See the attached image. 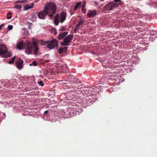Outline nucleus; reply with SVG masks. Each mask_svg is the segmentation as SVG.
Instances as JSON below:
<instances>
[{"label": "nucleus", "mask_w": 157, "mask_h": 157, "mask_svg": "<svg viewBox=\"0 0 157 157\" xmlns=\"http://www.w3.org/2000/svg\"><path fill=\"white\" fill-rule=\"evenodd\" d=\"M32 42L33 44L29 41H26L25 51V53L28 55L32 54L33 47L34 50L33 52L34 53V55H36L37 54V52L39 49L37 45V43L36 41L34 39H33Z\"/></svg>", "instance_id": "f257e3e1"}, {"label": "nucleus", "mask_w": 157, "mask_h": 157, "mask_svg": "<svg viewBox=\"0 0 157 157\" xmlns=\"http://www.w3.org/2000/svg\"><path fill=\"white\" fill-rule=\"evenodd\" d=\"M60 68L61 71L64 73H65L66 75L68 73V74L65 77V79L61 81L62 83L67 84L69 83L70 82L73 81L74 80H75V77L71 73H70L69 70L66 66H63V67H60Z\"/></svg>", "instance_id": "f03ea898"}, {"label": "nucleus", "mask_w": 157, "mask_h": 157, "mask_svg": "<svg viewBox=\"0 0 157 157\" xmlns=\"http://www.w3.org/2000/svg\"><path fill=\"white\" fill-rule=\"evenodd\" d=\"M44 8L48 16L51 18L53 17L56 12V7L55 4L52 2L47 3L45 5Z\"/></svg>", "instance_id": "7ed1b4c3"}, {"label": "nucleus", "mask_w": 157, "mask_h": 157, "mask_svg": "<svg viewBox=\"0 0 157 157\" xmlns=\"http://www.w3.org/2000/svg\"><path fill=\"white\" fill-rule=\"evenodd\" d=\"M121 0H114L113 1L109 3L103 8L104 10H111L121 5Z\"/></svg>", "instance_id": "20e7f679"}, {"label": "nucleus", "mask_w": 157, "mask_h": 157, "mask_svg": "<svg viewBox=\"0 0 157 157\" xmlns=\"http://www.w3.org/2000/svg\"><path fill=\"white\" fill-rule=\"evenodd\" d=\"M83 85L82 83H71V85L69 87L67 86L68 91L69 92H74L77 94H80L79 92H80L81 91L78 90H81Z\"/></svg>", "instance_id": "39448f33"}, {"label": "nucleus", "mask_w": 157, "mask_h": 157, "mask_svg": "<svg viewBox=\"0 0 157 157\" xmlns=\"http://www.w3.org/2000/svg\"><path fill=\"white\" fill-rule=\"evenodd\" d=\"M66 14L64 12H61L60 15L58 14H57L54 18V23L55 25H57L59 21L61 23L63 22L66 19Z\"/></svg>", "instance_id": "423d86ee"}, {"label": "nucleus", "mask_w": 157, "mask_h": 157, "mask_svg": "<svg viewBox=\"0 0 157 157\" xmlns=\"http://www.w3.org/2000/svg\"><path fill=\"white\" fill-rule=\"evenodd\" d=\"M0 56H4V57L6 58L10 57L11 56V53L8 51L4 45L0 44Z\"/></svg>", "instance_id": "0eeeda50"}, {"label": "nucleus", "mask_w": 157, "mask_h": 157, "mask_svg": "<svg viewBox=\"0 0 157 157\" xmlns=\"http://www.w3.org/2000/svg\"><path fill=\"white\" fill-rule=\"evenodd\" d=\"M73 37V34H70L63 39V41L60 43L63 46L69 45V43L71 42Z\"/></svg>", "instance_id": "6e6552de"}, {"label": "nucleus", "mask_w": 157, "mask_h": 157, "mask_svg": "<svg viewBox=\"0 0 157 157\" xmlns=\"http://www.w3.org/2000/svg\"><path fill=\"white\" fill-rule=\"evenodd\" d=\"M58 46V45L57 42V40L56 39H53L50 41L47 46L48 48L50 49H52L55 47H57Z\"/></svg>", "instance_id": "1a4fd4ad"}, {"label": "nucleus", "mask_w": 157, "mask_h": 157, "mask_svg": "<svg viewBox=\"0 0 157 157\" xmlns=\"http://www.w3.org/2000/svg\"><path fill=\"white\" fill-rule=\"evenodd\" d=\"M47 14H48L47 12L44 11V8L42 11L38 13V16L40 19H44Z\"/></svg>", "instance_id": "9d476101"}, {"label": "nucleus", "mask_w": 157, "mask_h": 157, "mask_svg": "<svg viewBox=\"0 0 157 157\" xmlns=\"http://www.w3.org/2000/svg\"><path fill=\"white\" fill-rule=\"evenodd\" d=\"M23 63V61L21 59H18L16 62V67L19 70H21L22 68V64Z\"/></svg>", "instance_id": "9b49d317"}, {"label": "nucleus", "mask_w": 157, "mask_h": 157, "mask_svg": "<svg viewBox=\"0 0 157 157\" xmlns=\"http://www.w3.org/2000/svg\"><path fill=\"white\" fill-rule=\"evenodd\" d=\"M97 14L96 11L95 10L90 11L87 14V16L89 17H92L95 16Z\"/></svg>", "instance_id": "f8f14e48"}, {"label": "nucleus", "mask_w": 157, "mask_h": 157, "mask_svg": "<svg viewBox=\"0 0 157 157\" xmlns=\"http://www.w3.org/2000/svg\"><path fill=\"white\" fill-rule=\"evenodd\" d=\"M68 32H65L63 33H60L59 36L58 37V39L60 40L65 37L67 34Z\"/></svg>", "instance_id": "ddd939ff"}, {"label": "nucleus", "mask_w": 157, "mask_h": 157, "mask_svg": "<svg viewBox=\"0 0 157 157\" xmlns=\"http://www.w3.org/2000/svg\"><path fill=\"white\" fill-rule=\"evenodd\" d=\"M17 48L19 50H21L23 48V43L22 41L18 43L17 45Z\"/></svg>", "instance_id": "4468645a"}, {"label": "nucleus", "mask_w": 157, "mask_h": 157, "mask_svg": "<svg viewBox=\"0 0 157 157\" xmlns=\"http://www.w3.org/2000/svg\"><path fill=\"white\" fill-rule=\"evenodd\" d=\"M81 89L82 90H80V91H81L80 92H79L80 94L81 93V92L82 91H83L84 92V93L85 94H87L89 92V91L88 90V88L85 87V86H84L83 88L82 87Z\"/></svg>", "instance_id": "2eb2a0df"}, {"label": "nucleus", "mask_w": 157, "mask_h": 157, "mask_svg": "<svg viewBox=\"0 0 157 157\" xmlns=\"http://www.w3.org/2000/svg\"><path fill=\"white\" fill-rule=\"evenodd\" d=\"M33 3H32L30 6L29 5H26V6H24V8L25 10H27L30 9L32 8L33 6Z\"/></svg>", "instance_id": "dca6fc26"}, {"label": "nucleus", "mask_w": 157, "mask_h": 157, "mask_svg": "<svg viewBox=\"0 0 157 157\" xmlns=\"http://www.w3.org/2000/svg\"><path fill=\"white\" fill-rule=\"evenodd\" d=\"M82 2H78L77 3L75 6L74 7V10H76L79 7H80L81 6Z\"/></svg>", "instance_id": "f3484780"}, {"label": "nucleus", "mask_w": 157, "mask_h": 157, "mask_svg": "<svg viewBox=\"0 0 157 157\" xmlns=\"http://www.w3.org/2000/svg\"><path fill=\"white\" fill-rule=\"evenodd\" d=\"M13 8L20 10L21 9L22 6L21 5H16L14 6Z\"/></svg>", "instance_id": "a211bd4d"}, {"label": "nucleus", "mask_w": 157, "mask_h": 157, "mask_svg": "<svg viewBox=\"0 0 157 157\" xmlns=\"http://www.w3.org/2000/svg\"><path fill=\"white\" fill-rule=\"evenodd\" d=\"M22 30L24 32V33L25 35H29L28 31L26 28H24Z\"/></svg>", "instance_id": "6ab92c4d"}, {"label": "nucleus", "mask_w": 157, "mask_h": 157, "mask_svg": "<svg viewBox=\"0 0 157 157\" xmlns=\"http://www.w3.org/2000/svg\"><path fill=\"white\" fill-rule=\"evenodd\" d=\"M78 23L77 24L78 25L80 26L83 24L84 22V21L82 19L78 21Z\"/></svg>", "instance_id": "aec40b11"}, {"label": "nucleus", "mask_w": 157, "mask_h": 157, "mask_svg": "<svg viewBox=\"0 0 157 157\" xmlns=\"http://www.w3.org/2000/svg\"><path fill=\"white\" fill-rule=\"evenodd\" d=\"M71 83H75L76 84L82 83L80 80H79V79L77 78H76V79L75 80L74 82H72Z\"/></svg>", "instance_id": "412c9836"}, {"label": "nucleus", "mask_w": 157, "mask_h": 157, "mask_svg": "<svg viewBox=\"0 0 157 157\" xmlns=\"http://www.w3.org/2000/svg\"><path fill=\"white\" fill-rule=\"evenodd\" d=\"M12 13L11 12H8L7 14V18L8 19H10L11 18Z\"/></svg>", "instance_id": "4be33fe9"}, {"label": "nucleus", "mask_w": 157, "mask_h": 157, "mask_svg": "<svg viewBox=\"0 0 157 157\" xmlns=\"http://www.w3.org/2000/svg\"><path fill=\"white\" fill-rule=\"evenodd\" d=\"M15 58V56H14L9 61V64H12L13 63L14 61V59Z\"/></svg>", "instance_id": "5701e85b"}, {"label": "nucleus", "mask_w": 157, "mask_h": 157, "mask_svg": "<svg viewBox=\"0 0 157 157\" xmlns=\"http://www.w3.org/2000/svg\"><path fill=\"white\" fill-rule=\"evenodd\" d=\"M37 65L36 62L35 61H33L31 63L29 64L30 66H36Z\"/></svg>", "instance_id": "b1692460"}, {"label": "nucleus", "mask_w": 157, "mask_h": 157, "mask_svg": "<svg viewBox=\"0 0 157 157\" xmlns=\"http://www.w3.org/2000/svg\"><path fill=\"white\" fill-rule=\"evenodd\" d=\"M64 51L63 48H60L58 51L59 53V54H62Z\"/></svg>", "instance_id": "393cba45"}, {"label": "nucleus", "mask_w": 157, "mask_h": 157, "mask_svg": "<svg viewBox=\"0 0 157 157\" xmlns=\"http://www.w3.org/2000/svg\"><path fill=\"white\" fill-rule=\"evenodd\" d=\"M108 77L107 76H103L102 77V78H101V80H103L104 81H105V78H106V79H110L109 78H108Z\"/></svg>", "instance_id": "a878e982"}, {"label": "nucleus", "mask_w": 157, "mask_h": 157, "mask_svg": "<svg viewBox=\"0 0 157 157\" xmlns=\"http://www.w3.org/2000/svg\"><path fill=\"white\" fill-rule=\"evenodd\" d=\"M37 83L39 85L41 86H43L44 84L43 83V82L42 81H40L39 82H38Z\"/></svg>", "instance_id": "bb28decb"}, {"label": "nucleus", "mask_w": 157, "mask_h": 157, "mask_svg": "<svg viewBox=\"0 0 157 157\" xmlns=\"http://www.w3.org/2000/svg\"><path fill=\"white\" fill-rule=\"evenodd\" d=\"M66 30L65 27L64 26H62L61 28L60 29V31H63Z\"/></svg>", "instance_id": "cd10ccee"}, {"label": "nucleus", "mask_w": 157, "mask_h": 157, "mask_svg": "<svg viewBox=\"0 0 157 157\" xmlns=\"http://www.w3.org/2000/svg\"><path fill=\"white\" fill-rule=\"evenodd\" d=\"M13 26L12 25H9L8 27V29L9 30H11L12 29Z\"/></svg>", "instance_id": "c85d7f7f"}, {"label": "nucleus", "mask_w": 157, "mask_h": 157, "mask_svg": "<svg viewBox=\"0 0 157 157\" xmlns=\"http://www.w3.org/2000/svg\"><path fill=\"white\" fill-rule=\"evenodd\" d=\"M82 12L84 13H85L86 12V10L83 7L82 9Z\"/></svg>", "instance_id": "c756f323"}, {"label": "nucleus", "mask_w": 157, "mask_h": 157, "mask_svg": "<svg viewBox=\"0 0 157 157\" xmlns=\"http://www.w3.org/2000/svg\"><path fill=\"white\" fill-rule=\"evenodd\" d=\"M79 26V25L77 24L76 26H75V28L74 30V31H75V30H77L78 29V27Z\"/></svg>", "instance_id": "7c9ffc66"}, {"label": "nucleus", "mask_w": 157, "mask_h": 157, "mask_svg": "<svg viewBox=\"0 0 157 157\" xmlns=\"http://www.w3.org/2000/svg\"><path fill=\"white\" fill-rule=\"evenodd\" d=\"M68 48V47H63L64 51L65 52H66L67 51Z\"/></svg>", "instance_id": "2f4dec72"}, {"label": "nucleus", "mask_w": 157, "mask_h": 157, "mask_svg": "<svg viewBox=\"0 0 157 157\" xmlns=\"http://www.w3.org/2000/svg\"><path fill=\"white\" fill-rule=\"evenodd\" d=\"M25 2H26V1H25V0L18 1H17V2H21V3H23Z\"/></svg>", "instance_id": "473e14b6"}, {"label": "nucleus", "mask_w": 157, "mask_h": 157, "mask_svg": "<svg viewBox=\"0 0 157 157\" xmlns=\"http://www.w3.org/2000/svg\"><path fill=\"white\" fill-rule=\"evenodd\" d=\"M4 24H3L0 25V30L1 29H2V27L4 25Z\"/></svg>", "instance_id": "72a5a7b5"}, {"label": "nucleus", "mask_w": 157, "mask_h": 157, "mask_svg": "<svg viewBox=\"0 0 157 157\" xmlns=\"http://www.w3.org/2000/svg\"><path fill=\"white\" fill-rule=\"evenodd\" d=\"M48 110H46V111H45L44 112V115H46V114L47 113H48Z\"/></svg>", "instance_id": "f704fd0d"}, {"label": "nucleus", "mask_w": 157, "mask_h": 157, "mask_svg": "<svg viewBox=\"0 0 157 157\" xmlns=\"http://www.w3.org/2000/svg\"><path fill=\"white\" fill-rule=\"evenodd\" d=\"M154 2L155 3H157V0H156V1H154Z\"/></svg>", "instance_id": "c9c22d12"}, {"label": "nucleus", "mask_w": 157, "mask_h": 157, "mask_svg": "<svg viewBox=\"0 0 157 157\" xmlns=\"http://www.w3.org/2000/svg\"><path fill=\"white\" fill-rule=\"evenodd\" d=\"M94 87H95V86H92V89H95Z\"/></svg>", "instance_id": "e433bc0d"}, {"label": "nucleus", "mask_w": 157, "mask_h": 157, "mask_svg": "<svg viewBox=\"0 0 157 157\" xmlns=\"http://www.w3.org/2000/svg\"><path fill=\"white\" fill-rule=\"evenodd\" d=\"M33 89H34V88H32V89H30L29 90H33Z\"/></svg>", "instance_id": "4c0bfd02"}, {"label": "nucleus", "mask_w": 157, "mask_h": 157, "mask_svg": "<svg viewBox=\"0 0 157 157\" xmlns=\"http://www.w3.org/2000/svg\"><path fill=\"white\" fill-rule=\"evenodd\" d=\"M77 30H75V31H74L75 33H76Z\"/></svg>", "instance_id": "58836bf2"}, {"label": "nucleus", "mask_w": 157, "mask_h": 157, "mask_svg": "<svg viewBox=\"0 0 157 157\" xmlns=\"http://www.w3.org/2000/svg\"><path fill=\"white\" fill-rule=\"evenodd\" d=\"M56 34V33H55V34Z\"/></svg>", "instance_id": "ea45409f"}]
</instances>
